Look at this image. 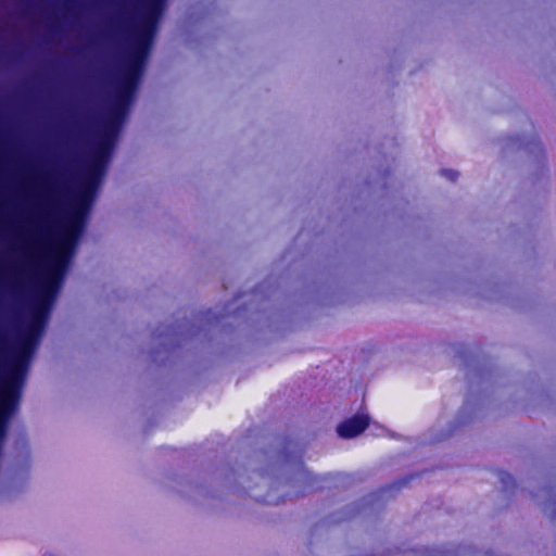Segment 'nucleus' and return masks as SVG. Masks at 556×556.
Here are the masks:
<instances>
[{
	"label": "nucleus",
	"mask_w": 556,
	"mask_h": 556,
	"mask_svg": "<svg viewBox=\"0 0 556 556\" xmlns=\"http://www.w3.org/2000/svg\"><path fill=\"white\" fill-rule=\"evenodd\" d=\"M47 315L48 302L34 307L27 330L22 336L11 362L0 378V439L4 437L8 419L20 403L28 363L37 337L43 329Z\"/></svg>",
	"instance_id": "obj_2"
},
{
	"label": "nucleus",
	"mask_w": 556,
	"mask_h": 556,
	"mask_svg": "<svg viewBox=\"0 0 556 556\" xmlns=\"http://www.w3.org/2000/svg\"><path fill=\"white\" fill-rule=\"evenodd\" d=\"M440 175L448 179L450 181H456L458 178V172L454 169L443 168L440 170Z\"/></svg>",
	"instance_id": "obj_6"
},
{
	"label": "nucleus",
	"mask_w": 556,
	"mask_h": 556,
	"mask_svg": "<svg viewBox=\"0 0 556 556\" xmlns=\"http://www.w3.org/2000/svg\"><path fill=\"white\" fill-rule=\"evenodd\" d=\"M412 476L405 477L403 479H400L397 481H394L393 483L386 485L382 488L383 494H390L392 491H400L402 488H404L412 479Z\"/></svg>",
	"instance_id": "obj_4"
},
{
	"label": "nucleus",
	"mask_w": 556,
	"mask_h": 556,
	"mask_svg": "<svg viewBox=\"0 0 556 556\" xmlns=\"http://www.w3.org/2000/svg\"><path fill=\"white\" fill-rule=\"evenodd\" d=\"M501 481L504 484L505 489H508V483L513 482L515 484V481L513 477L509 473L503 472L501 476Z\"/></svg>",
	"instance_id": "obj_7"
},
{
	"label": "nucleus",
	"mask_w": 556,
	"mask_h": 556,
	"mask_svg": "<svg viewBox=\"0 0 556 556\" xmlns=\"http://www.w3.org/2000/svg\"><path fill=\"white\" fill-rule=\"evenodd\" d=\"M549 495V502L552 505L556 506V496H554L552 493H548Z\"/></svg>",
	"instance_id": "obj_8"
},
{
	"label": "nucleus",
	"mask_w": 556,
	"mask_h": 556,
	"mask_svg": "<svg viewBox=\"0 0 556 556\" xmlns=\"http://www.w3.org/2000/svg\"><path fill=\"white\" fill-rule=\"evenodd\" d=\"M354 511H355V509L353 508V509H351L350 511H344V513H342V514H341V516H339V517H337V518H332V517H331V518L328 520V523H329V525H334V523H339V522H341V521H344V520L351 519V518L353 517V515H354Z\"/></svg>",
	"instance_id": "obj_5"
},
{
	"label": "nucleus",
	"mask_w": 556,
	"mask_h": 556,
	"mask_svg": "<svg viewBox=\"0 0 556 556\" xmlns=\"http://www.w3.org/2000/svg\"><path fill=\"white\" fill-rule=\"evenodd\" d=\"M369 417L367 415H354L343 420L337 428V432L341 438L352 439L363 433L369 426Z\"/></svg>",
	"instance_id": "obj_3"
},
{
	"label": "nucleus",
	"mask_w": 556,
	"mask_h": 556,
	"mask_svg": "<svg viewBox=\"0 0 556 556\" xmlns=\"http://www.w3.org/2000/svg\"><path fill=\"white\" fill-rule=\"evenodd\" d=\"M164 1L148 0L140 27L137 31L135 47L129 53L118 81L114 105L111 109L104 134L94 146L84 182L73 199L61 240L53 254V264L42 286L41 293L47 300L53 299L67 266L72 250L84 229L86 216L90 210L94 192L113 148V125L123 117L127 105L135 94Z\"/></svg>",
	"instance_id": "obj_1"
}]
</instances>
